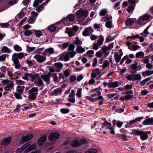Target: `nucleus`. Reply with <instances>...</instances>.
<instances>
[{
  "label": "nucleus",
  "mask_w": 153,
  "mask_h": 153,
  "mask_svg": "<svg viewBox=\"0 0 153 153\" xmlns=\"http://www.w3.org/2000/svg\"><path fill=\"white\" fill-rule=\"evenodd\" d=\"M37 78V81H35V84L36 85L39 86L43 87L44 85V83L42 79L39 77V74L35 73L32 74L31 73H25L22 77V79L28 81L33 82Z\"/></svg>",
  "instance_id": "f257e3e1"
},
{
  "label": "nucleus",
  "mask_w": 153,
  "mask_h": 153,
  "mask_svg": "<svg viewBox=\"0 0 153 153\" xmlns=\"http://www.w3.org/2000/svg\"><path fill=\"white\" fill-rule=\"evenodd\" d=\"M151 131H143L137 129L132 130V133L135 136H140L141 140H144L148 138V134H151Z\"/></svg>",
  "instance_id": "f03ea898"
},
{
  "label": "nucleus",
  "mask_w": 153,
  "mask_h": 153,
  "mask_svg": "<svg viewBox=\"0 0 153 153\" xmlns=\"http://www.w3.org/2000/svg\"><path fill=\"white\" fill-rule=\"evenodd\" d=\"M3 85L5 86L4 89L7 91H10L13 89L14 83L12 81L8 79L3 80L1 81Z\"/></svg>",
  "instance_id": "7ed1b4c3"
},
{
  "label": "nucleus",
  "mask_w": 153,
  "mask_h": 153,
  "mask_svg": "<svg viewBox=\"0 0 153 153\" xmlns=\"http://www.w3.org/2000/svg\"><path fill=\"white\" fill-rule=\"evenodd\" d=\"M38 87H33L29 90L28 91L29 94L28 96L29 99L33 100H35L38 94Z\"/></svg>",
  "instance_id": "20e7f679"
},
{
  "label": "nucleus",
  "mask_w": 153,
  "mask_h": 153,
  "mask_svg": "<svg viewBox=\"0 0 153 153\" xmlns=\"http://www.w3.org/2000/svg\"><path fill=\"white\" fill-rule=\"evenodd\" d=\"M87 142L85 139H82L80 140H74L70 142V144L73 147L79 146L82 145L86 144Z\"/></svg>",
  "instance_id": "39448f33"
},
{
  "label": "nucleus",
  "mask_w": 153,
  "mask_h": 153,
  "mask_svg": "<svg viewBox=\"0 0 153 153\" xmlns=\"http://www.w3.org/2000/svg\"><path fill=\"white\" fill-rule=\"evenodd\" d=\"M137 62H135L134 64H132L130 66V73L134 74L136 73L138 70H140L141 68V66L140 65L137 66Z\"/></svg>",
  "instance_id": "423d86ee"
},
{
  "label": "nucleus",
  "mask_w": 153,
  "mask_h": 153,
  "mask_svg": "<svg viewBox=\"0 0 153 153\" xmlns=\"http://www.w3.org/2000/svg\"><path fill=\"white\" fill-rule=\"evenodd\" d=\"M33 58L36 59L37 62L39 63H42L45 61L46 59V57L42 56L39 54H36L35 55Z\"/></svg>",
  "instance_id": "0eeeda50"
},
{
  "label": "nucleus",
  "mask_w": 153,
  "mask_h": 153,
  "mask_svg": "<svg viewBox=\"0 0 153 153\" xmlns=\"http://www.w3.org/2000/svg\"><path fill=\"white\" fill-rule=\"evenodd\" d=\"M60 136V134L57 132H54L50 134L49 137V140L53 141L57 140Z\"/></svg>",
  "instance_id": "6e6552de"
},
{
  "label": "nucleus",
  "mask_w": 153,
  "mask_h": 153,
  "mask_svg": "<svg viewBox=\"0 0 153 153\" xmlns=\"http://www.w3.org/2000/svg\"><path fill=\"white\" fill-rule=\"evenodd\" d=\"M24 57V54L22 53H15L13 54L12 60L19 61L18 59H22Z\"/></svg>",
  "instance_id": "1a4fd4ad"
},
{
  "label": "nucleus",
  "mask_w": 153,
  "mask_h": 153,
  "mask_svg": "<svg viewBox=\"0 0 153 153\" xmlns=\"http://www.w3.org/2000/svg\"><path fill=\"white\" fill-rule=\"evenodd\" d=\"M88 11L83 10L81 11L78 12L76 13L77 17L78 19H80L82 16L86 18L88 14Z\"/></svg>",
  "instance_id": "9d476101"
},
{
  "label": "nucleus",
  "mask_w": 153,
  "mask_h": 153,
  "mask_svg": "<svg viewBox=\"0 0 153 153\" xmlns=\"http://www.w3.org/2000/svg\"><path fill=\"white\" fill-rule=\"evenodd\" d=\"M123 54V52L121 49H120L118 52H115V62H119Z\"/></svg>",
  "instance_id": "9b49d317"
},
{
  "label": "nucleus",
  "mask_w": 153,
  "mask_h": 153,
  "mask_svg": "<svg viewBox=\"0 0 153 153\" xmlns=\"http://www.w3.org/2000/svg\"><path fill=\"white\" fill-rule=\"evenodd\" d=\"M12 140V138L10 137L4 139L1 142L2 146H6L9 145Z\"/></svg>",
  "instance_id": "f8f14e48"
},
{
  "label": "nucleus",
  "mask_w": 153,
  "mask_h": 153,
  "mask_svg": "<svg viewBox=\"0 0 153 153\" xmlns=\"http://www.w3.org/2000/svg\"><path fill=\"white\" fill-rule=\"evenodd\" d=\"M40 77L47 85H49L50 83V78L49 76L45 74H42L40 75Z\"/></svg>",
  "instance_id": "ddd939ff"
},
{
  "label": "nucleus",
  "mask_w": 153,
  "mask_h": 153,
  "mask_svg": "<svg viewBox=\"0 0 153 153\" xmlns=\"http://www.w3.org/2000/svg\"><path fill=\"white\" fill-rule=\"evenodd\" d=\"M62 85L61 87L55 89L51 93V96H53L56 94H58L59 93H61L62 91Z\"/></svg>",
  "instance_id": "4468645a"
},
{
  "label": "nucleus",
  "mask_w": 153,
  "mask_h": 153,
  "mask_svg": "<svg viewBox=\"0 0 153 153\" xmlns=\"http://www.w3.org/2000/svg\"><path fill=\"white\" fill-rule=\"evenodd\" d=\"M144 125H153V118L151 117L146 119L143 122Z\"/></svg>",
  "instance_id": "2eb2a0df"
},
{
  "label": "nucleus",
  "mask_w": 153,
  "mask_h": 153,
  "mask_svg": "<svg viewBox=\"0 0 153 153\" xmlns=\"http://www.w3.org/2000/svg\"><path fill=\"white\" fill-rule=\"evenodd\" d=\"M128 55H126V56H124L122 58L121 61L120 62V65H122L123 64V62L126 60L125 62V63L126 64H128L131 63L132 62V60L130 59H128Z\"/></svg>",
  "instance_id": "dca6fc26"
},
{
  "label": "nucleus",
  "mask_w": 153,
  "mask_h": 153,
  "mask_svg": "<svg viewBox=\"0 0 153 153\" xmlns=\"http://www.w3.org/2000/svg\"><path fill=\"white\" fill-rule=\"evenodd\" d=\"M111 125V123L107 121H105L102 124V128H103L111 129L112 128Z\"/></svg>",
  "instance_id": "f3484780"
},
{
  "label": "nucleus",
  "mask_w": 153,
  "mask_h": 153,
  "mask_svg": "<svg viewBox=\"0 0 153 153\" xmlns=\"http://www.w3.org/2000/svg\"><path fill=\"white\" fill-rule=\"evenodd\" d=\"M33 137V135L32 134H28L22 138V142H25L27 141L30 140Z\"/></svg>",
  "instance_id": "a211bd4d"
},
{
  "label": "nucleus",
  "mask_w": 153,
  "mask_h": 153,
  "mask_svg": "<svg viewBox=\"0 0 153 153\" xmlns=\"http://www.w3.org/2000/svg\"><path fill=\"white\" fill-rule=\"evenodd\" d=\"M46 137L45 135L40 137L38 140L37 144L39 146H41L43 144L46 140Z\"/></svg>",
  "instance_id": "6ab92c4d"
},
{
  "label": "nucleus",
  "mask_w": 153,
  "mask_h": 153,
  "mask_svg": "<svg viewBox=\"0 0 153 153\" xmlns=\"http://www.w3.org/2000/svg\"><path fill=\"white\" fill-rule=\"evenodd\" d=\"M66 32L68 34L69 36L71 37L74 36L75 34V32L71 28H69L68 27L66 28Z\"/></svg>",
  "instance_id": "aec40b11"
},
{
  "label": "nucleus",
  "mask_w": 153,
  "mask_h": 153,
  "mask_svg": "<svg viewBox=\"0 0 153 153\" xmlns=\"http://www.w3.org/2000/svg\"><path fill=\"white\" fill-rule=\"evenodd\" d=\"M30 145L28 143L25 144L23 145V147H21L18 149L16 150L17 153H20L24 150H25L26 148L28 147Z\"/></svg>",
  "instance_id": "412c9836"
},
{
  "label": "nucleus",
  "mask_w": 153,
  "mask_h": 153,
  "mask_svg": "<svg viewBox=\"0 0 153 153\" xmlns=\"http://www.w3.org/2000/svg\"><path fill=\"white\" fill-rule=\"evenodd\" d=\"M117 136L121 137L122 139L125 141H127L130 138V137L126 135L125 134H117Z\"/></svg>",
  "instance_id": "4be33fe9"
},
{
  "label": "nucleus",
  "mask_w": 153,
  "mask_h": 153,
  "mask_svg": "<svg viewBox=\"0 0 153 153\" xmlns=\"http://www.w3.org/2000/svg\"><path fill=\"white\" fill-rule=\"evenodd\" d=\"M153 74V70L149 71L147 70L143 72L142 73V76H145L146 75L149 76Z\"/></svg>",
  "instance_id": "5701e85b"
},
{
  "label": "nucleus",
  "mask_w": 153,
  "mask_h": 153,
  "mask_svg": "<svg viewBox=\"0 0 153 153\" xmlns=\"http://www.w3.org/2000/svg\"><path fill=\"white\" fill-rule=\"evenodd\" d=\"M1 51L2 52L7 53H11L10 50L6 46L3 47L1 50Z\"/></svg>",
  "instance_id": "b1692460"
},
{
  "label": "nucleus",
  "mask_w": 153,
  "mask_h": 153,
  "mask_svg": "<svg viewBox=\"0 0 153 153\" xmlns=\"http://www.w3.org/2000/svg\"><path fill=\"white\" fill-rule=\"evenodd\" d=\"M135 7V4H132L129 6L127 9L128 13H132Z\"/></svg>",
  "instance_id": "393cba45"
},
{
  "label": "nucleus",
  "mask_w": 153,
  "mask_h": 153,
  "mask_svg": "<svg viewBox=\"0 0 153 153\" xmlns=\"http://www.w3.org/2000/svg\"><path fill=\"white\" fill-rule=\"evenodd\" d=\"M25 88V87L24 86H21L20 85H18L17 87L16 91L18 93L22 94Z\"/></svg>",
  "instance_id": "a878e982"
},
{
  "label": "nucleus",
  "mask_w": 153,
  "mask_h": 153,
  "mask_svg": "<svg viewBox=\"0 0 153 153\" xmlns=\"http://www.w3.org/2000/svg\"><path fill=\"white\" fill-rule=\"evenodd\" d=\"M134 20L133 19H126V24L128 26H130L134 23Z\"/></svg>",
  "instance_id": "bb28decb"
},
{
  "label": "nucleus",
  "mask_w": 153,
  "mask_h": 153,
  "mask_svg": "<svg viewBox=\"0 0 153 153\" xmlns=\"http://www.w3.org/2000/svg\"><path fill=\"white\" fill-rule=\"evenodd\" d=\"M144 56V53L142 51H139L136 54V56L137 58H142Z\"/></svg>",
  "instance_id": "cd10ccee"
},
{
  "label": "nucleus",
  "mask_w": 153,
  "mask_h": 153,
  "mask_svg": "<svg viewBox=\"0 0 153 153\" xmlns=\"http://www.w3.org/2000/svg\"><path fill=\"white\" fill-rule=\"evenodd\" d=\"M53 65L55 67L59 69H61L63 66V64L60 62L55 63Z\"/></svg>",
  "instance_id": "c85d7f7f"
},
{
  "label": "nucleus",
  "mask_w": 153,
  "mask_h": 153,
  "mask_svg": "<svg viewBox=\"0 0 153 153\" xmlns=\"http://www.w3.org/2000/svg\"><path fill=\"white\" fill-rule=\"evenodd\" d=\"M15 64V68L16 69H19L21 67V65L19 61L12 60Z\"/></svg>",
  "instance_id": "c756f323"
},
{
  "label": "nucleus",
  "mask_w": 153,
  "mask_h": 153,
  "mask_svg": "<svg viewBox=\"0 0 153 153\" xmlns=\"http://www.w3.org/2000/svg\"><path fill=\"white\" fill-rule=\"evenodd\" d=\"M98 150L95 148L91 149L87 151L85 153H97Z\"/></svg>",
  "instance_id": "7c9ffc66"
},
{
  "label": "nucleus",
  "mask_w": 153,
  "mask_h": 153,
  "mask_svg": "<svg viewBox=\"0 0 153 153\" xmlns=\"http://www.w3.org/2000/svg\"><path fill=\"white\" fill-rule=\"evenodd\" d=\"M99 39L98 41L97 44H98L100 46L103 43L104 38L103 36L101 35H100L99 36Z\"/></svg>",
  "instance_id": "2f4dec72"
},
{
  "label": "nucleus",
  "mask_w": 153,
  "mask_h": 153,
  "mask_svg": "<svg viewBox=\"0 0 153 153\" xmlns=\"http://www.w3.org/2000/svg\"><path fill=\"white\" fill-rule=\"evenodd\" d=\"M138 48H140V47L138 45H133L131 48H130V46L128 47V48L131 51H135Z\"/></svg>",
  "instance_id": "473e14b6"
},
{
  "label": "nucleus",
  "mask_w": 153,
  "mask_h": 153,
  "mask_svg": "<svg viewBox=\"0 0 153 153\" xmlns=\"http://www.w3.org/2000/svg\"><path fill=\"white\" fill-rule=\"evenodd\" d=\"M76 51L79 53H81L85 51V49L81 46H78L77 47Z\"/></svg>",
  "instance_id": "72a5a7b5"
},
{
  "label": "nucleus",
  "mask_w": 153,
  "mask_h": 153,
  "mask_svg": "<svg viewBox=\"0 0 153 153\" xmlns=\"http://www.w3.org/2000/svg\"><path fill=\"white\" fill-rule=\"evenodd\" d=\"M52 75L53 81L56 83L57 82H58V77L56 74L55 73H53Z\"/></svg>",
  "instance_id": "f704fd0d"
},
{
  "label": "nucleus",
  "mask_w": 153,
  "mask_h": 153,
  "mask_svg": "<svg viewBox=\"0 0 153 153\" xmlns=\"http://www.w3.org/2000/svg\"><path fill=\"white\" fill-rule=\"evenodd\" d=\"M137 24L139 25H143L145 24V21L140 16L139 17L137 21Z\"/></svg>",
  "instance_id": "c9c22d12"
},
{
  "label": "nucleus",
  "mask_w": 153,
  "mask_h": 153,
  "mask_svg": "<svg viewBox=\"0 0 153 153\" xmlns=\"http://www.w3.org/2000/svg\"><path fill=\"white\" fill-rule=\"evenodd\" d=\"M21 93H18V92H15L14 95L16 97V98L18 99H22V95H21Z\"/></svg>",
  "instance_id": "e433bc0d"
},
{
  "label": "nucleus",
  "mask_w": 153,
  "mask_h": 153,
  "mask_svg": "<svg viewBox=\"0 0 153 153\" xmlns=\"http://www.w3.org/2000/svg\"><path fill=\"white\" fill-rule=\"evenodd\" d=\"M14 50L16 51H20L22 50V48L18 45H15L13 46Z\"/></svg>",
  "instance_id": "4c0bfd02"
},
{
  "label": "nucleus",
  "mask_w": 153,
  "mask_h": 153,
  "mask_svg": "<svg viewBox=\"0 0 153 153\" xmlns=\"http://www.w3.org/2000/svg\"><path fill=\"white\" fill-rule=\"evenodd\" d=\"M133 78L135 80H140L142 77L140 75L138 74L134 75H133Z\"/></svg>",
  "instance_id": "58836bf2"
},
{
  "label": "nucleus",
  "mask_w": 153,
  "mask_h": 153,
  "mask_svg": "<svg viewBox=\"0 0 153 153\" xmlns=\"http://www.w3.org/2000/svg\"><path fill=\"white\" fill-rule=\"evenodd\" d=\"M67 18L70 22H73L74 20V16L73 14H70L67 16Z\"/></svg>",
  "instance_id": "ea45409f"
},
{
  "label": "nucleus",
  "mask_w": 153,
  "mask_h": 153,
  "mask_svg": "<svg viewBox=\"0 0 153 153\" xmlns=\"http://www.w3.org/2000/svg\"><path fill=\"white\" fill-rule=\"evenodd\" d=\"M141 17L143 19V20L146 21L149 20L150 18V16L148 14H145Z\"/></svg>",
  "instance_id": "a19ab883"
},
{
  "label": "nucleus",
  "mask_w": 153,
  "mask_h": 153,
  "mask_svg": "<svg viewBox=\"0 0 153 153\" xmlns=\"http://www.w3.org/2000/svg\"><path fill=\"white\" fill-rule=\"evenodd\" d=\"M8 55L7 54H3L0 56V61L4 62L5 60L6 57H8Z\"/></svg>",
  "instance_id": "79ce46f5"
},
{
  "label": "nucleus",
  "mask_w": 153,
  "mask_h": 153,
  "mask_svg": "<svg viewBox=\"0 0 153 153\" xmlns=\"http://www.w3.org/2000/svg\"><path fill=\"white\" fill-rule=\"evenodd\" d=\"M114 39V37H112L110 35H108L105 40V42H108Z\"/></svg>",
  "instance_id": "37998d69"
},
{
  "label": "nucleus",
  "mask_w": 153,
  "mask_h": 153,
  "mask_svg": "<svg viewBox=\"0 0 153 153\" xmlns=\"http://www.w3.org/2000/svg\"><path fill=\"white\" fill-rule=\"evenodd\" d=\"M82 88H78L77 93L76 94V96L79 98H80L81 97V92Z\"/></svg>",
  "instance_id": "c03bdc74"
},
{
  "label": "nucleus",
  "mask_w": 153,
  "mask_h": 153,
  "mask_svg": "<svg viewBox=\"0 0 153 153\" xmlns=\"http://www.w3.org/2000/svg\"><path fill=\"white\" fill-rule=\"evenodd\" d=\"M48 30L51 32H54L56 30V27L53 25H51L48 27Z\"/></svg>",
  "instance_id": "a18cd8bd"
},
{
  "label": "nucleus",
  "mask_w": 153,
  "mask_h": 153,
  "mask_svg": "<svg viewBox=\"0 0 153 153\" xmlns=\"http://www.w3.org/2000/svg\"><path fill=\"white\" fill-rule=\"evenodd\" d=\"M85 30L88 32L89 35H91L93 33L94 30L91 27H88L86 28Z\"/></svg>",
  "instance_id": "49530a36"
},
{
  "label": "nucleus",
  "mask_w": 153,
  "mask_h": 153,
  "mask_svg": "<svg viewBox=\"0 0 153 153\" xmlns=\"http://www.w3.org/2000/svg\"><path fill=\"white\" fill-rule=\"evenodd\" d=\"M32 30H25L24 32V34L26 36H28L31 35L32 34Z\"/></svg>",
  "instance_id": "de8ad7c7"
},
{
  "label": "nucleus",
  "mask_w": 153,
  "mask_h": 153,
  "mask_svg": "<svg viewBox=\"0 0 153 153\" xmlns=\"http://www.w3.org/2000/svg\"><path fill=\"white\" fill-rule=\"evenodd\" d=\"M151 79L150 77H148L143 80L140 82V84L142 85H144L147 82L149 81Z\"/></svg>",
  "instance_id": "09e8293b"
},
{
  "label": "nucleus",
  "mask_w": 153,
  "mask_h": 153,
  "mask_svg": "<svg viewBox=\"0 0 153 153\" xmlns=\"http://www.w3.org/2000/svg\"><path fill=\"white\" fill-rule=\"evenodd\" d=\"M9 25L8 22L5 23H1L0 24V26L2 28H7Z\"/></svg>",
  "instance_id": "8fccbe9b"
},
{
  "label": "nucleus",
  "mask_w": 153,
  "mask_h": 153,
  "mask_svg": "<svg viewBox=\"0 0 153 153\" xmlns=\"http://www.w3.org/2000/svg\"><path fill=\"white\" fill-rule=\"evenodd\" d=\"M60 111L63 114H66L69 112V110L68 108H63L60 109Z\"/></svg>",
  "instance_id": "3c124183"
},
{
  "label": "nucleus",
  "mask_w": 153,
  "mask_h": 153,
  "mask_svg": "<svg viewBox=\"0 0 153 153\" xmlns=\"http://www.w3.org/2000/svg\"><path fill=\"white\" fill-rule=\"evenodd\" d=\"M109 62L108 60H105L103 64L102 68L103 69H105L109 65Z\"/></svg>",
  "instance_id": "603ef678"
},
{
  "label": "nucleus",
  "mask_w": 153,
  "mask_h": 153,
  "mask_svg": "<svg viewBox=\"0 0 153 153\" xmlns=\"http://www.w3.org/2000/svg\"><path fill=\"white\" fill-rule=\"evenodd\" d=\"M34 61H30L28 60H27L25 61V62H26L27 64L28 65V66L29 67H31L33 65V62H34Z\"/></svg>",
  "instance_id": "864d4df0"
},
{
  "label": "nucleus",
  "mask_w": 153,
  "mask_h": 153,
  "mask_svg": "<svg viewBox=\"0 0 153 153\" xmlns=\"http://www.w3.org/2000/svg\"><path fill=\"white\" fill-rule=\"evenodd\" d=\"M26 48H27V52H28L29 53H30V52H32V51L34 50L35 49V47H30L29 46H27L26 47Z\"/></svg>",
  "instance_id": "5fc2aeb1"
},
{
  "label": "nucleus",
  "mask_w": 153,
  "mask_h": 153,
  "mask_svg": "<svg viewBox=\"0 0 153 153\" xmlns=\"http://www.w3.org/2000/svg\"><path fill=\"white\" fill-rule=\"evenodd\" d=\"M111 19V16L108 15H107L105 17L102 18V21H104L105 22H106V21L110 20Z\"/></svg>",
  "instance_id": "6e6d98bb"
},
{
  "label": "nucleus",
  "mask_w": 153,
  "mask_h": 153,
  "mask_svg": "<svg viewBox=\"0 0 153 153\" xmlns=\"http://www.w3.org/2000/svg\"><path fill=\"white\" fill-rule=\"evenodd\" d=\"M85 98L88 100H89L91 101L92 102H94L97 101V100H96V99L92 98L91 97V96H86L85 97Z\"/></svg>",
  "instance_id": "4d7b16f0"
},
{
  "label": "nucleus",
  "mask_w": 153,
  "mask_h": 153,
  "mask_svg": "<svg viewBox=\"0 0 153 153\" xmlns=\"http://www.w3.org/2000/svg\"><path fill=\"white\" fill-rule=\"evenodd\" d=\"M75 45L74 44H71L69 45L68 47V50L70 51H73L75 48Z\"/></svg>",
  "instance_id": "13d9d810"
},
{
  "label": "nucleus",
  "mask_w": 153,
  "mask_h": 153,
  "mask_svg": "<svg viewBox=\"0 0 153 153\" xmlns=\"http://www.w3.org/2000/svg\"><path fill=\"white\" fill-rule=\"evenodd\" d=\"M76 76L74 75L71 76L69 77V80L70 82H73L76 80Z\"/></svg>",
  "instance_id": "bf43d9fd"
},
{
  "label": "nucleus",
  "mask_w": 153,
  "mask_h": 153,
  "mask_svg": "<svg viewBox=\"0 0 153 153\" xmlns=\"http://www.w3.org/2000/svg\"><path fill=\"white\" fill-rule=\"evenodd\" d=\"M46 51H48V53L50 54H51L53 53L54 50L53 48H50L46 49Z\"/></svg>",
  "instance_id": "052dcab7"
},
{
  "label": "nucleus",
  "mask_w": 153,
  "mask_h": 153,
  "mask_svg": "<svg viewBox=\"0 0 153 153\" xmlns=\"http://www.w3.org/2000/svg\"><path fill=\"white\" fill-rule=\"evenodd\" d=\"M111 21H110L106 22L105 24V25L107 27L110 28L111 27Z\"/></svg>",
  "instance_id": "680f3d73"
},
{
  "label": "nucleus",
  "mask_w": 153,
  "mask_h": 153,
  "mask_svg": "<svg viewBox=\"0 0 153 153\" xmlns=\"http://www.w3.org/2000/svg\"><path fill=\"white\" fill-rule=\"evenodd\" d=\"M17 84L19 85H24L25 84V82L19 79L16 80Z\"/></svg>",
  "instance_id": "e2e57ef3"
},
{
  "label": "nucleus",
  "mask_w": 153,
  "mask_h": 153,
  "mask_svg": "<svg viewBox=\"0 0 153 153\" xmlns=\"http://www.w3.org/2000/svg\"><path fill=\"white\" fill-rule=\"evenodd\" d=\"M67 52L71 58H73L76 54V52L75 51L68 52Z\"/></svg>",
  "instance_id": "0e129e2a"
},
{
  "label": "nucleus",
  "mask_w": 153,
  "mask_h": 153,
  "mask_svg": "<svg viewBox=\"0 0 153 153\" xmlns=\"http://www.w3.org/2000/svg\"><path fill=\"white\" fill-rule=\"evenodd\" d=\"M107 12L105 10H101L100 12V15L101 16H104L106 15Z\"/></svg>",
  "instance_id": "69168bd1"
},
{
  "label": "nucleus",
  "mask_w": 153,
  "mask_h": 153,
  "mask_svg": "<svg viewBox=\"0 0 153 153\" xmlns=\"http://www.w3.org/2000/svg\"><path fill=\"white\" fill-rule=\"evenodd\" d=\"M44 7L42 5H41L36 9V10L38 12L41 11L44 8Z\"/></svg>",
  "instance_id": "338daca9"
},
{
  "label": "nucleus",
  "mask_w": 153,
  "mask_h": 153,
  "mask_svg": "<svg viewBox=\"0 0 153 153\" xmlns=\"http://www.w3.org/2000/svg\"><path fill=\"white\" fill-rule=\"evenodd\" d=\"M25 16V13L23 12H21L18 15V17L20 19H22Z\"/></svg>",
  "instance_id": "774afa93"
}]
</instances>
